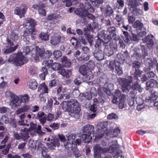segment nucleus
<instances>
[{
    "mask_svg": "<svg viewBox=\"0 0 158 158\" xmlns=\"http://www.w3.org/2000/svg\"><path fill=\"white\" fill-rule=\"evenodd\" d=\"M135 80L134 83L132 86V89L133 90H138L139 92L142 91V88H141L140 85H139L136 78L134 79ZM133 81L132 77L131 76L127 77L126 78H123L121 79V84L122 85V90L124 92H128L129 90L131 87V83Z\"/></svg>",
    "mask_w": 158,
    "mask_h": 158,
    "instance_id": "1",
    "label": "nucleus"
},
{
    "mask_svg": "<svg viewBox=\"0 0 158 158\" xmlns=\"http://www.w3.org/2000/svg\"><path fill=\"white\" fill-rule=\"evenodd\" d=\"M8 61L13 62L17 66H21L28 61L27 60L24 56L22 53L19 52L11 55Z\"/></svg>",
    "mask_w": 158,
    "mask_h": 158,
    "instance_id": "2",
    "label": "nucleus"
},
{
    "mask_svg": "<svg viewBox=\"0 0 158 158\" xmlns=\"http://www.w3.org/2000/svg\"><path fill=\"white\" fill-rule=\"evenodd\" d=\"M35 24V22L33 19L31 18H28L26 21L23 23V26L26 28V29L24 31L22 35L25 37L31 33L33 35H35L36 31V30L34 27Z\"/></svg>",
    "mask_w": 158,
    "mask_h": 158,
    "instance_id": "3",
    "label": "nucleus"
},
{
    "mask_svg": "<svg viewBox=\"0 0 158 158\" xmlns=\"http://www.w3.org/2000/svg\"><path fill=\"white\" fill-rule=\"evenodd\" d=\"M83 134L81 136L82 140L85 143H89L92 138L91 136L92 133L94 131V127L90 125H86L82 128Z\"/></svg>",
    "mask_w": 158,
    "mask_h": 158,
    "instance_id": "4",
    "label": "nucleus"
},
{
    "mask_svg": "<svg viewBox=\"0 0 158 158\" xmlns=\"http://www.w3.org/2000/svg\"><path fill=\"white\" fill-rule=\"evenodd\" d=\"M36 55L34 57V59L35 61H37L39 60L40 56L41 59H44L48 58L52 55V52L49 51H44V49H40L38 47L36 48Z\"/></svg>",
    "mask_w": 158,
    "mask_h": 158,
    "instance_id": "5",
    "label": "nucleus"
},
{
    "mask_svg": "<svg viewBox=\"0 0 158 158\" xmlns=\"http://www.w3.org/2000/svg\"><path fill=\"white\" fill-rule=\"evenodd\" d=\"M76 135L75 134H70L66 135L67 139L64 143L65 148L68 149L73 150V147Z\"/></svg>",
    "mask_w": 158,
    "mask_h": 158,
    "instance_id": "6",
    "label": "nucleus"
},
{
    "mask_svg": "<svg viewBox=\"0 0 158 158\" xmlns=\"http://www.w3.org/2000/svg\"><path fill=\"white\" fill-rule=\"evenodd\" d=\"M106 151V149H102L99 144L94 145L93 147L94 158H102V153L105 154Z\"/></svg>",
    "mask_w": 158,
    "mask_h": 158,
    "instance_id": "7",
    "label": "nucleus"
},
{
    "mask_svg": "<svg viewBox=\"0 0 158 158\" xmlns=\"http://www.w3.org/2000/svg\"><path fill=\"white\" fill-rule=\"evenodd\" d=\"M27 7L26 5L21 4L20 6L15 8L14 13L18 15L20 18L23 17L26 13Z\"/></svg>",
    "mask_w": 158,
    "mask_h": 158,
    "instance_id": "8",
    "label": "nucleus"
},
{
    "mask_svg": "<svg viewBox=\"0 0 158 158\" xmlns=\"http://www.w3.org/2000/svg\"><path fill=\"white\" fill-rule=\"evenodd\" d=\"M96 47H99V50L98 51H95L94 53L95 58L98 60H103L104 57L103 52L102 49H100V45L98 44H95V45Z\"/></svg>",
    "mask_w": 158,
    "mask_h": 158,
    "instance_id": "9",
    "label": "nucleus"
},
{
    "mask_svg": "<svg viewBox=\"0 0 158 158\" xmlns=\"http://www.w3.org/2000/svg\"><path fill=\"white\" fill-rule=\"evenodd\" d=\"M33 118L38 119L42 124L45 123L46 120V115L42 111L39 112L36 114H33Z\"/></svg>",
    "mask_w": 158,
    "mask_h": 158,
    "instance_id": "10",
    "label": "nucleus"
},
{
    "mask_svg": "<svg viewBox=\"0 0 158 158\" xmlns=\"http://www.w3.org/2000/svg\"><path fill=\"white\" fill-rule=\"evenodd\" d=\"M21 101L19 96H14L10 100V104L12 108L20 106L21 105Z\"/></svg>",
    "mask_w": 158,
    "mask_h": 158,
    "instance_id": "11",
    "label": "nucleus"
},
{
    "mask_svg": "<svg viewBox=\"0 0 158 158\" xmlns=\"http://www.w3.org/2000/svg\"><path fill=\"white\" fill-rule=\"evenodd\" d=\"M116 28L114 26L108 27L107 29V31L109 33L110 37L114 40H118L119 37L116 34Z\"/></svg>",
    "mask_w": 158,
    "mask_h": 158,
    "instance_id": "12",
    "label": "nucleus"
},
{
    "mask_svg": "<svg viewBox=\"0 0 158 158\" xmlns=\"http://www.w3.org/2000/svg\"><path fill=\"white\" fill-rule=\"evenodd\" d=\"M149 92L150 95L149 97V102H150V103L154 102L158 97V93L154 88L150 89Z\"/></svg>",
    "mask_w": 158,
    "mask_h": 158,
    "instance_id": "13",
    "label": "nucleus"
},
{
    "mask_svg": "<svg viewBox=\"0 0 158 158\" xmlns=\"http://www.w3.org/2000/svg\"><path fill=\"white\" fill-rule=\"evenodd\" d=\"M148 36L146 37L143 39V43L141 44V45L142 47V48L143 50V55L145 56L148 55V52L147 48H148Z\"/></svg>",
    "mask_w": 158,
    "mask_h": 158,
    "instance_id": "14",
    "label": "nucleus"
},
{
    "mask_svg": "<svg viewBox=\"0 0 158 158\" xmlns=\"http://www.w3.org/2000/svg\"><path fill=\"white\" fill-rule=\"evenodd\" d=\"M8 139L9 137L6 135L1 142V143L2 145H0V156H2L3 155H5L7 154V151H5L4 149H2L5 147V143L8 140Z\"/></svg>",
    "mask_w": 158,
    "mask_h": 158,
    "instance_id": "15",
    "label": "nucleus"
},
{
    "mask_svg": "<svg viewBox=\"0 0 158 158\" xmlns=\"http://www.w3.org/2000/svg\"><path fill=\"white\" fill-rule=\"evenodd\" d=\"M106 86L107 88L104 87L98 90V92L100 95L102 96L103 95H105L104 93L106 94L109 96L111 95V93L110 90V87L113 86V85L111 84H107Z\"/></svg>",
    "mask_w": 158,
    "mask_h": 158,
    "instance_id": "16",
    "label": "nucleus"
},
{
    "mask_svg": "<svg viewBox=\"0 0 158 158\" xmlns=\"http://www.w3.org/2000/svg\"><path fill=\"white\" fill-rule=\"evenodd\" d=\"M80 108L71 109L69 112V115L76 119H78L80 117Z\"/></svg>",
    "mask_w": 158,
    "mask_h": 158,
    "instance_id": "17",
    "label": "nucleus"
},
{
    "mask_svg": "<svg viewBox=\"0 0 158 158\" xmlns=\"http://www.w3.org/2000/svg\"><path fill=\"white\" fill-rule=\"evenodd\" d=\"M10 39H7V43L10 46H13L14 44L12 40L14 41L17 40L18 39V35L15 32H12L10 36Z\"/></svg>",
    "mask_w": 158,
    "mask_h": 158,
    "instance_id": "18",
    "label": "nucleus"
},
{
    "mask_svg": "<svg viewBox=\"0 0 158 158\" xmlns=\"http://www.w3.org/2000/svg\"><path fill=\"white\" fill-rule=\"evenodd\" d=\"M75 13L83 18L86 17L87 11L86 10H84V7H83L76 9L75 10Z\"/></svg>",
    "mask_w": 158,
    "mask_h": 158,
    "instance_id": "19",
    "label": "nucleus"
},
{
    "mask_svg": "<svg viewBox=\"0 0 158 158\" xmlns=\"http://www.w3.org/2000/svg\"><path fill=\"white\" fill-rule=\"evenodd\" d=\"M61 38V36L59 35L52 36L51 37L50 43L52 45L56 46L60 43Z\"/></svg>",
    "mask_w": 158,
    "mask_h": 158,
    "instance_id": "20",
    "label": "nucleus"
},
{
    "mask_svg": "<svg viewBox=\"0 0 158 158\" xmlns=\"http://www.w3.org/2000/svg\"><path fill=\"white\" fill-rule=\"evenodd\" d=\"M98 26V23L96 22H93L91 24H89L87 26H86L84 29L83 31L84 32H86L88 31H92L93 30L96 28Z\"/></svg>",
    "mask_w": 158,
    "mask_h": 158,
    "instance_id": "21",
    "label": "nucleus"
},
{
    "mask_svg": "<svg viewBox=\"0 0 158 158\" xmlns=\"http://www.w3.org/2000/svg\"><path fill=\"white\" fill-rule=\"evenodd\" d=\"M30 108V106H25L18 109L15 112V114L18 115L24 112H27Z\"/></svg>",
    "mask_w": 158,
    "mask_h": 158,
    "instance_id": "22",
    "label": "nucleus"
},
{
    "mask_svg": "<svg viewBox=\"0 0 158 158\" xmlns=\"http://www.w3.org/2000/svg\"><path fill=\"white\" fill-rule=\"evenodd\" d=\"M63 110L64 111H69L71 109V107L69 105V103L68 101H63L60 104Z\"/></svg>",
    "mask_w": 158,
    "mask_h": 158,
    "instance_id": "23",
    "label": "nucleus"
},
{
    "mask_svg": "<svg viewBox=\"0 0 158 158\" xmlns=\"http://www.w3.org/2000/svg\"><path fill=\"white\" fill-rule=\"evenodd\" d=\"M18 46L19 45L17 44L13 47H7L6 48H4L3 50V53L4 54H7L13 52L16 49Z\"/></svg>",
    "mask_w": 158,
    "mask_h": 158,
    "instance_id": "24",
    "label": "nucleus"
},
{
    "mask_svg": "<svg viewBox=\"0 0 158 158\" xmlns=\"http://www.w3.org/2000/svg\"><path fill=\"white\" fill-rule=\"evenodd\" d=\"M69 105L71 107V109H76L78 108H80L79 102L77 100L71 99L68 101Z\"/></svg>",
    "mask_w": 158,
    "mask_h": 158,
    "instance_id": "25",
    "label": "nucleus"
},
{
    "mask_svg": "<svg viewBox=\"0 0 158 158\" xmlns=\"http://www.w3.org/2000/svg\"><path fill=\"white\" fill-rule=\"evenodd\" d=\"M48 140L50 141V145L53 147H59L60 145L59 140L57 138H49L48 139Z\"/></svg>",
    "mask_w": 158,
    "mask_h": 158,
    "instance_id": "26",
    "label": "nucleus"
},
{
    "mask_svg": "<svg viewBox=\"0 0 158 158\" xmlns=\"http://www.w3.org/2000/svg\"><path fill=\"white\" fill-rule=\"evenodd\" d=\"M59 73H60L63 77H65L66 78L69 77L71 75V71L70 70H67L66 71L64 69H62L60 70H59Z\"/></svg>",
    "mask_w": 158,
    "mask_h": 158,
    "instance_id": "27",
    "label": "nucleus"
},
{
    "mask_svg": "<svg viewBox=\"0 0 158 158\" xmlns=\"http://www.w3.org/2000/svg\"><path fill=\"white\" fill-rule=\"evenodd\" d=\"M79 71L80 73L83 76L86 75L88 73L87 68L85 65H82L80 66Z\"/></svg>",
    "mask_w": 158,
    "mask_h": 158,
    "instance_id": "28",
    "label": "nucleus"
},
{
    "mask_svg": "<svg viewBox=\"0 0 158 158\" xmlns=\"http://www.w3.org/2000/svg\"><path fill=\"white\" fill-rule=\"evenodd\" d=\"M115 65V69L118 75H121L123 74V72L122 68L120 66L121 63L118 61L114 62Z\"/></svg>",
    "mask_w": 158,
    "mask_h": 158,
    "instance_id": "29",
    "label": "nucleus"
},
{
    "mask_svg": "<svg viewBox=\"0 0 158 158\" xmlns=\"http://www.w3.org/2000/svg\"><path fill=\"white\" fill-rule=\"evenodd\" d=\"M155 40V39L152 35L149 34V49L154 48V43L153 40Z\"/></svg>",
    "mask_w": 158,
    "mask_h": 158,
    "instance_id": "30",
    "label": "nucleus"
},
{
    "mask_svg": "<svg viewBox=\"0 0 158 158\" xmlns=\"http://www.w3.org/2000/svg\"><path fill=\"white\" fill-rule=\"evenodd\" d=\"M125 96L124 94H122L121 97L119 100V107L120 109H122L125 107L126 105L124 101Z\"/></svg>",
    "mask_w": 158,
    "mask_h": 158,
    "instance_id": "31",
    "label": "nucleus"
},
{
    "mask_svg": "<svg viewBox=\"0 0 158 158\" xmlns=\"http://www.w3.org/2000/svg\"><path fill=\"white\" fill-rule=\"evenodd\" d=\"M53 100H55L54 98H50L48 100V102L46 106H44L43 107V109L45 110H50L52 105Z\"/></svg>",
    "mask_w": 158,
    "mask_h": 158,
    "instance_id": "32",
    "label": "nucleus"
},
{
    "mask_svg": "<svg viewBox=\"0 0 158 158\" xmlns=\"http://www.w3.org/2000/svg\"><path fill=\"white\" fill-rule=\"evenodd\" d=\"M103 44V48H105L104 49V52L106 54V55L108 56H110L113 53V51L111 50L110 48H109L108 46H105L103 45V43L102 42Z\"/></svg>",
    "mask_w": 158,
    "mask_h": 158,
    "instance_id": "33",
    "label": "nucleus"
},
{
    "mask_svg": "<svg viewBox=\"0 0 158 158\" xmlns=\"http://www.w3.org/2000/svg\"><path fill=\"white\" fill-rule=\"evenodd\" d=\"M149 87H150V88H153L155 89V88L157 86L158 83L156 81L155 79L152 78H149Z\"/></svg>",
    "mask_w": 158,
    "mask_h": 158,
    "instance_id": "34",
    "label": "nucleus"
},
{
    "mask_svg": "<svg viewBox=\"0 0 158 158\" xmlns=\"http://www.w3.org/2000/svg\"><path fill=\"white\" fill-rule=\"evenodd\" d=\"M143 26V24L139 20H137L135 22L133 25V27L140 29V30H142V28L144 27Z\"/></svg>",
    "mask_w": 158,
    "mask_h": 158,
    "instance_id": "35",
    "label": "nucleus"
},
{
    "mask_svg": "<svg viewBox=\"0 0 158 158\" xmlns=\"http://www.w3.org/2000/svg\"><path fill=\"white\" fill-rule=\"evenodd\" d=\"M84 76L82 78L84 81H87L93 78V76L91 71H89L87 75Z\"/></svg>",
    "mask_w": 158,
    "mask_h": 158,
    "instance_id": "36",
    "label": "nucleus"
},
{
    "mask_svg": "<svg viewBox=\"0 0 158 158\" xmlns=\"http://www.w3.org/2000/svg\"><path fill=\"white\" fill-rule=\"evenodd\" d=\"M113 11L112 7L109 5H107L105 11V14L107 16H110L113 13Z\"/></svg>",
    "mask_w": 158,
    "mask_h": 158,
    "instance_id": "37",
    "label": "nucleus"
},
{
    "mask_svg": "<svg viewBox=\"0 0 158 158\" xmlns=\"http://www.w3.org/2000/svg\"><path fill=\"white\" fill-rule=\"evenodd\" d=\"M19 97L21 101V103H26L29 100V97L27 94H25L23 96H19Z\"/></svg>",
    "mask_w": 158,
    "mask_h": 158,
    "instance_id": "38",
    "label": "nucleus"
},
{
    "mask_svg": "<svg viewBox=\"0 0 158 158\" xmlns=\"http://www.w3.org/2000/svg\"><path fill=\"white\" fill-rule=\"evenodd\" d=\"M85 7H84V10H86L87 11H88L91 12H94L93 7L89 2H85Z\"/></svg>",
    "mask_w": 158,
    "mask_h": 158,
    "instance_id": "39",
    "label": "nucleus"
},
{
    "mask_svg": "<svg viewBox=\"0 0 158 158\" xmlns=\"http://www.w3.org/2000/svg\"><path fill=\"white\" fill-rule=\"evenodd\" d=\"M42 71L43 73L40 75V79L43 80L45 79V76L48 73V71L47 68L44 67H42Z\"/></svg>",
    "mask_w": 158,
    "mask_h": 158,
    "instance_id": "40",
    "label": "nucleus"
},
{
    "mask_svg": "<svg viewBox=\"0 0 158 158\" xmlns=\"http://www.w3.org/2000/svg\"><path fill=\"white\" fill-rule=\"evenodd\" d=\"M41 89L42 90V91L44 92L45 93H48V88L47 86L46 85L45 83H42L39 87L38 91H39Z\"/></svg>",
    "mask_w": 158,
    "mask_h": 158,
    "instance_id": "41",
    "label": "nucleus"
},
{
    "mask_svg": "<svg viewBox=\"0 0 158 158\" xmlns=\"http://www.w3.org/2000/svg\"><path fill=\"white\" fill-rule=\"evenodd\" d=\"M37 86V83L35 80H31L29 84V87L32 89H35Z\"/></svg>",
    "mask_w": 158,
    "mask_h": 158,
    "instance_id": "42",
    "label": "nucleus"
},
{
    "mask_svg": "<svg viewBox=\"0 0 158 158\" xmlns=\"http://www.w3.org/2000/svg\"><path fill=\"white\" fill-rule=\"evenodd\" d=\"M99 133L97 134L96 136V138L97 139H101L103 137L106 135H107L106 132H105L104 130H102L101 131H98Z\"/></svg>",
    "mask_w": 158,
    "mask_h": 158,
    "instance_id": "43",
    "label": "nucleus"
},
{
    "mask_svg": "<svg viewBox=\"0 0 158 158\" xmlns=\"http://www.w3.org/2000/svg\"><path fill=\"white\" fill-rule=\"evenodd\" d=\"M36 141H35L30 139L28 142L29 147L31 150L36 149Z\"/></svg>",
    "mask_w": 158,
    "mask_h": 158,
    "instance_id": "44",
    "label": "nucleus"
},
{
    "mask_svg": "<svg viewBox=\"0 0 158 158\" xmlns=\"http://www.w3.org/2000/svg\"><path fill=\"white\" fill-rule=\"evenodd\" d=\"M104 0H94L92 2V4L94 6L98 7L104 2Z\"/></svg>",
    "mask_w": 158,
    "mask_h": 158,
    "instance_id": "45",
    "label": "nucleus"
},
{
    "mask_svg": "<svg viewBox=\"0 0 158 158\" xmlns=\"http://www.w3.org/2000/svg\"><path fill=\"white\" fill-rule=\"evenodd\" d=\"M39 37L42 40L47 41L49 40V35L47 33H41L40 34Z\"/></svg>",
    "mask_w": 158,
    "mask_h": 158,
    "instance_id": "46",
    "label": "nucleus"
},
{
    "mask_svg": "<svg viewBox=\"0 0 158 158\" xmlns=\"http://www.w3.org/2000/svg\"><path fill=\"white\" fill-rule=\"evenodd\" d=\"M52 68L54 70H60L61 68V66L59 63H54L52 65Z\"/></svg>",
    "mask_w": 158,
    "mask_h": 158,
    "instance_id": "47",
    "label": "nucleus"
},
{
    "mask_svg": "<svg viewBox=\"0 0 158 158\" xmlns=\"http://www.w3.org/2000/svg\"><path fill=\"white\" fill-rule=\"evenodd\" d=\"M102 149H105L106 150V153L108 152H109L110 153H112L114 152L117 149L116 146L115 144H112L111 145L109 148H103Z\"/></svg>",
    "mask_w": 158,
    "mask_h": 158,
    "instance_id": "48",
    "label": "nucleus"
},
{
    "mask_svg": "<svg viewBox=\"0 0 158 158\" xmlns=\"http://www.w3.org/2000/svg\"><path fill=\"white\" fill-rule=\"evenodd\" d=\"M107 123L105 122H100L98 124V130L101 131L100 129H103L106 128L107 127Z\"/></svg>",
    "mask_w": 158,
    "mask_h": 158,
    "instance_id": "49",
    "label": "nucleus"
},
{
    "mask_svg": "<svg viewBox=\"0 0 158 158\" xmlns=\"http://www.w3.org/2000/svg\"><path fill=\"white\" fill-rule=\"evenodd\" d=\"M29 137L28 131H22L21 132V138L23 140L25 141Z\"/></svg>",
    "mask_w": 158,
    "mask_h": 158,
    "instance_id": "50",
    "label": "nucleus"
},
{
    "mask_svg": "<svg viewBox=\"0 0 158 158\" xmlns=\"http://www.w3.org/2000/svg\"><path fill=\"white\" fill-rule=\"evenodd\" d=\"M85 32V36L88 40V42L90 44H91L93 40V36L89 34L90 31H87Z\"/></svg>",
    "mask_w": 158,
    "mask_h": 158,
    "instance_id": "51",
    "label": "nucleus"
},
{
    "mask_svg": "<svg viewBox=\"0 0 158 158\" xmlns=\"http://www.w3.org/2000/svg\"><path fill=\"white\" fill-rule=\"evenodd\" d=\"M89 59V56L88 55H82L78 58V60L80 61H87Z\"/></svg>",
    "mask_w": 158,
    "mask_h": 158,
    "instance_id": "52",
    "label": "nucleus"
},
{
    "mask_svg": "<svg viewBox=\"0 0 158 158\" xmlns=\"http://www.w3.org/2000/svg\"><path fill=\"white\" fill-rule=\"evenodd\" d=\"M36 148L38 150L41 151L43 149H44L45 147L42 144V143L39 141H36Z\"/></svg>",
    "mask_w": 158,
    "mask_h": 158,
    "instance_id": "53",
    "label": "nucleus"
},
{
    "mask_svg": "<svg viewBox=\"0 0 158 158\" xmlns=\"http://www.w3.org/2000/svg\"><path fill=\"white\" fill-rule=\"evenodd\" d=\"M53 62L52 60H48L43 61L42 63L43 65H44V67H47L48 68H49L51 66H52V64Z\"/></svg>",
    "mask_w": 158,
    "mask_h": 158,
    "instance_id": "54",
    "label": "nucleus"
},
{
    "mask_svg": "<svg viewBox=\"0 0 158 158\" xmlns=\"http://www.w3.org/2000/svg\"><path fill=\"white\" fill-rule=\"evenodd\" d=\"M132 12L133 14L135 16L139 15H141L142 13V12L141 10L139 9L136 8H133Z\"/></svg>",
    "mask_w": 158,
    "mask_h": 158,
    "instance_id": "55",
    "label": "nucleus"
},
{
    "mask_svg": "<svg viewBox=\"0 0 158 158\" xmlns=\"http://www.w3.org/2000/svg\"><path fill=\"white\" fill-rule=\"evenodd\" d=\"M99 105V103H97V104H93L91 105L90 106V110L94 112H95L98 109V107Z\"/></svg>",
    "mask_w": 158,
    "mask_h": 158,
    "instance_id": "56",
    "label": "nucleus"
},
{
    "mask_svg": "<svg viewBox=\"0 0 158 158\" xmlns=\"http://www.w3.org/2000/svg\"><path fill=\"white\" fill-rule=\"evenodd\" d=\"M38 70L37 68L34 66H31L30 69V73L32 74H35L37 73Z\"/></svg>",
    "mask_w": 158,
    "mask_h": 158,
    "instance_id": "57",
    "label": "nucleus"
},
{
    "mask_svg": "<svg viewBox=\"0 0 158 158\" xmlns=\"http://www.w3.org/2000/svg\"><path fill=\"white\" fill-rule=\"evenodd\" d=\"M118 116L115 114L112 113L109 114L107 116V118L108 119H117L118 118Z\"/></svg>",
    "mask_w": 158,
    "mask_h": 158,
    "instance_id": "58",
    "label": "nucleus"
},
{
    "mask_svg": "<svg viewBox=\"0 0 158 158\" xmlns=\"http://www.w3.org/2000/svg\"><path fill=\"white\" fill-rule=\"evenodd\" d=\"M58 16L56 14H50L48 15L47 19L49 20H52L55 19H56Z\"/></svg>",
    "mask_w": 158,
    "mask_h": 158,
    "instance_id": "59",
    "label": "nucleus"
},
{
    "mask_svg": "<svg viewBox=\"0 0 158 158\" xmlns=\"http://www.w3.org/2000/svg\"><path fill=\"white\" fill-rule=\"evenodd\" d=\"M54 57L56 58H58L61 57L62 55L61 52L59 50L55 51L53 52Z\"/></svg>",
    "mask_w": 158,
    "mask_h": 158,
    "instance_id": "60",
    "label": "nucleus"
},
{
    "mask_svg": "<svg viewBox=\"0 0 158 158\" xmlns=\"http://www.w3.org/2000/svg\"><path fill=\"white\" fill-rule=\"evenodd\" d=\"M131 73L132 74H135L136 77L140 76L141 75L142 72L140 71L138 69H135V70H133L131 72Z\"/></svg>",
    "mask_w": 158,
    "mask_h": 158,
    "instance_id": "61",
    "label": "nucleus"
},
{
    "mask_svg": "<svg viewBox=\"0 0 158 158\" xmlns=\"http://www.w3.org/2000/svg\"><path fill=\"white\" fill-rule=\"evenodd\" d=\"M35 132L39 135H43L44 133L42 132L41 130V126L40 125L38 126L35 129Z\"/></svg>",
    "mask_w": 158,
    "mask_h": 158,
    "instance_id": "62",
    "label": "nucleus"
},
{
    "mask_svg": "<svg viewBox=\"0 0 158 158\" xmlns=\"http://www.w3.org/2000/svg\"><path fill=\"white\" fill-rule=\"evenodd\" d=\"M132 37L130 38V39L131 40L136 42H138L139 41V39L137 35L132 34Z\"/></svg>",
    "mask_w": 158,
    "mask_h": 158,
    "instance_id": "63",
    "label": "nucleus"
},
{
    "mask_svg": "<svg viewBox=\"0 0 158 158\" xmlns=\"http://www.w3.org/2000/svg\"><path fill=\"white\" fill-rule=\"evenodd\" d=\"M122 95L121 91L117 89L114 92L113 96L119 98L120 96L121 97Z\"/></svg>",
    "mask_w": 158,
    "mask_h": 158,
    "instance_id": "64",
    "label": "nucleus"
}]
</instances>
